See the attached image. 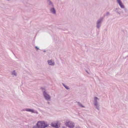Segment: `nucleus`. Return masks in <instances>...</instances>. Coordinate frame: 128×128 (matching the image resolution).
<instances>
[{"mask_svg":"<svg viewBox=\"0 0 128 128\" xmlns=\"http://www.w3.org/2000/svg\"><path fill=\"white\" fill-rule=\"evenodd\" d=\"M42 90H43L44 89H43V88H42Z\"/></svg>","mask_w":128,"mask_h":128,"instance_id":"nucleus-26","label":"nucleus"},{"mask_svg":"<svg viewBox=\"0 0 128 128\" xmlns=\"http://www.w3.org/2000/svg\"><path fill=\"white\" fill-rule=\"evenodd\" d=\"M47 2L48 5L52 7L54 6V5L53 3L50 0H48Z\"/></svg>","mask_w":128,"mask_h":128,"instance_id":"nucleus-8","label":"nucleus"},{"mask_svg":"<svg viewBox=\"0 0 128 128\" xmlns=\"http://www.w3.org/2000/svg\"><path fill=\"white\" fill-rule=\"evenodd\" d=\"M80 128L79 127H78V128Z\"/></svg>","mask_w":128,"mask_h":128,"instance_id":"nucleus-27","label":"nucleus"},{"mask_svg":"<svg viewBox=\"0 0 128 128\" xmlns=\"http://www.w3.org/2000/svg\"><path fill=\"white\" fill-rule=\"evenodd\" d=\"M48 104H49V102H48Z\"/></svg>","mask_w":128,"mask_h":128,"instance_id":"nucleus-25","label":"nucleus"},{"mask_svg":"<svg viewBox=\"0 0 128 128\" xmlns=\"http://www.w3.org/2000/svg\"><path fill=\"white\" fill-rule=\"evenodd\" d=\"M120 7L122 8H124V5L123 4L122 2L118 4Z\"/></svg>","mask_w":128,"mask_h":128,"instance_id":"nucleus-13","label":"nucleus"},{"mask_svg":"<svg viewBox=\"0 0 128 128\" xmlns=\"http://www.w3.org/2000/svg\"><path fill=\"white\" fill-rule=\"evenodd\" d=\"M33 128H40V126H38L37 125L34 126H33Z\"/></svg>","mask_w":128,"mask_h":128,"instance_id":"nucleus-17","label":"nucleus"},{"mask_svg":"<svg viewBox=\"0 0 128 128\" xmlns=\"http://www.w3.org/2000/svg\"><path fill=\"white\" fill-rule=\"evenodd\" d=\"M55 124H54L53 123H52L51 124V126L54 127Z\"/></svg>","mask_w":128,"mask_h":128,"instance_id":"nucleus-19","label":"nucleus"},{"mask_svg":"<svg viewBox=\"0 0 128 128\" xmlns=\"http://www.w3.org/2000/svg\"><path fill=\"white\" fill-rule=\"evenodd\" d=\"M50 12L54 14H56V10L54 7L51 8L50 9Z\"/></svg>","mask_w":128,"mask_h":128,"instance_id":"nucleus-7","label":"nucleus"},{"mask_svg":"<svg viewBox=\"0 0 128 128\" xmlns=\"http://www.w3.org/2000/svg\"><path fill=\"white\" fill-rule=\"evenodd\" d=\"M86 71L88 74H89V72L86 70Z\"/></svg>","mask_w":128,"mask_h":128,"instance_id":"nucleus-23","label":"nucleus"},{"mask_svg":"<svg viewBox=\"0 0 128 128\" xmlns=\"http://www.w3.org/2000/svg\"><path fill=\"white\" fill-rule=\"evenodd\" d=\"M25 110L27 112H31L32 113L38 114V112L36 110L33 109L26 108L25 109Z\"/></svg>","mask_w":128,"mask_h":128,"instance_id":"nucleus-6","label":"nucleus"},{"mask_svg":"<svg viewBox=\"0 0 128 128\" xmlns=\"http://www.w3.org/2000/svg\"><path fill=\"white\" fill-rule=\"evenodd\" d=\"M66 126L69 128H72L74 126V122L71 121L67 122L65 123Z\"/></svg>","mask_w":128,"mask_h":128,"instance_id":"nucleus-4","label":"nucleus"},{"mask_svg":"<svg viewBox=\"0 0 128 128\" xmlns=\"http://www.w3.org/2000/svg\"><path fill=\"white\" fill-rule=\"evenodd\" d=\"M78 105L80 106H81V107L82 108H84V106H83L79 102H78Z\"/></svg>","mask_w":128,"mask_h":128,"instance_id":"nucleus-16","label":"nucleus"},{"mask_svg":"<svg viewBox=\"0 0 128 128\" xmlns=\"http://www.w3.org/2000/svg\"><path fill=\"white\" fill-rule=\"evenodd\" d=\"M60 126L58 124V123H56L55 124L54 127L56 128H58Z\"/></svg>","mask_w":128,"mask_h":128,"instance_id":"nucleus-15","label":"nucleus"},{"mask_svg":"<svg viewBox=\"0 0 128 128\" xmlns=\"http://www.w3.org/2000/svg\"><path fill=\"white\" fill-rule=\"evenodd\" d=\"M48 64L50 66H54L55 64V63L54 60L51 59L48 60L47 61Z\"/></svg>","mask_w":128,"mask_h":128,"instance_id":"nucleus-5","label":"nucleus"},{"mask_svg":"<svg viewBox=\"0 0 128 128\" xmlns=\"http://www.w3.org/2000/svg\"><path fill=\"white\" fill-rule=\"evenodd\" d=\"M36 125L40 127V128H45L48 127L49 125L47 122L42 121L38 122Z\"/></svg>","mask_w":128,"mask_h":128,"instance_id":"nucleus-1","label":"nucleus"},{"mask_svg":"<svg viewBox=\"0 0 128 128\" xmlns=\"http://www.w3.org/2000/svg\"><path fill=\"white\" fill-rule=\"evenodd\" d=\"M118 4H119L122 2L120 0H116Z\"/></svg>","mask_w":128,"mask_h":128,"instance_id":"nucleus-18","label":"nucleus"},{"mask_svg":"<svg viewBox=\"0 0 128 128\" xmlns=\"http://www.w3.org/2000/svg\"><path fill=\"white\" fill-rule=\"evenodd\" d=\"M44 98L47 101H50L51 100V96L45 90H42Z\"/></svg>","mask_w":128,"mask_h":128,"instance_id":"nucleus-2","label":"nucleus"},{"mask_svg":"<svg viewBox=\"0 0 128 128\" xmlns=\"http://www.w3.org/2000/svg\"><path fill=\"white\" fill-rule=\"evenodd\" d=\"M12 74L13 76H17V73L15 72V70H14L12 72Z\"/></svg>","mask_w":128,"mask_h":128,"instance_id":"nucleus-11","label":"nucleus"},{"mask_svg":"<svg viewBox=\"0 0 128 128\" xmlns=\"http://www.w3.org/2000/svg\"><path fill=\"white\" fill-rule=\"evenodd\" d=\"M35 48L37 49V50L39 49V48L37 46H36Z\"/></svg>","mask_w":128,"mask_h":128,"instance_id":"nucleus-22","label":"nucleus"},{"mask_svg":"<svg viewBox=\"0 0 128 128\" xmlns=\"http://www.w3.org/2000/svg\"><path fill=\"white\" fill-rule=\"evenodd\" d=\"M120 9V8H116V9L115 11L117 12L120 15V14L121 12L123 13V12H119L118 11Z\"/></svg>","mask_w":128,"mask_h":128,"instance_id":"nucleus-12","label":"nucleus"},{"mask_svg":"<svg viewBox=\"0 0 128 128\" xmlns=\"http://www.w3.org/2000/svg\"><path fill=\"white\" fill-rule=\"evenodd\" d=\"M94 106H95V108L98 110H100V105L99 103L94 104Z\"/></svg>","mask_w":128,"mask_h":128,"instance_id":"nucleus-10","label":"nucleus"},{"mask_svg":"<svg viewBox=\"0 0 128 128\" xmlns=\"http://www.w3.org/2000/svg\"><path fill=\"white\" fill-rule=\"evenodd\" d=\"M62 128H66L64 126H63Z\"/></svg>","mask_w":128,"mask_h":128,"instance_id":"nucleus-24","label":"nucleus"},{"mask_svg":"<svg viewBox=\"0 0 128 128\" xmlns=\"http://www.w3.org/2000/svg\"><path fill=\"white\" fill-rule=\"evenodd\" d=\"M103 19V17H101L96 22V27L97 28L99 29L100 27Z\"/></svg>","mask_w":128,"mask_h":128,"instance_id":"nucleus-3","label":"nucleus"},{"mask_svg":"<svg viewBox=\"0 0 128 128\" xmlns=\"http://www.w3.org/2000/svg\"><path fill=\"white\" fill-rule=\"evenodd\" d=\"M99 99L97 97H95L94 99V104L98 103L99 102Z\"/></svg>","mask_w":128,"mask_h":128,"instance_id":"nucleus-9","label":"nucleus"},{"mask_svg":"<svg viewBox=\"0 0 128 128\" xmlns=\"http://www.w3.org/2000/svg\"><path fill=\"white\" fill-rule=\"evenodd\" d=\"M124 8V11L126 12L127 10V9L126 8Z\"/></svg>","mask_w":128,"mask_h":128,"instance_id":"nucleus-20","label":"nucleus"},{"mask_svg":"<svg viewBox=\"0 0 128 128\" xmlns=\"http://www.w3.org/2000/svg\"><path fill=\"white\" fill-rule=\"evenodd\" d=\"M109 14H110L108 12H107L106 13V15L107 16H108L109 15Z\"/></svg>","mask_w":128,"mask_h":128,"instance_id":"nucleus-21","label":"nucleus"},{"mask_svg":"<svg viewBox=\"0 0 128 128\" xmlns=\"http://www.w3.org/2000/svg\"><path fill=\"white\" fill-rule=\"evenodd\" d=\"M62 84L63 86L67 89V90H69V88L66 85H65L63 83H62Z\"/></svg>","mask_w":128,"mask_h":128,"instance_id":"nucleus-14","label":"nucleus"}]
</instances>
